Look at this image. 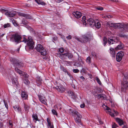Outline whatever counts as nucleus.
<instances>
[{
  "label": "nucleus",
  "mask_w": 128,
  "mask_h": 128,
  "mask_svg": "<svg viewBox=\"0 0 128 128\" xmlns=\"http://www.w3.org/2000/svg\"><path fill=\"white\" fill-rule=\"evenodd\" d=\"M36 82L38 84V86L42 84V80L40 77H38L36 78Z\"/></svg>",
  "instance_id": "a211bd4d"
},
{
  "label": "nucleus",
  "mask_w": 128,
  "mask_h": 128,
  "mask_svg": "<svg viewBox=\"0 0 128 128\" xmlns=\"http://www.w3.org/2000/svg\"><path fill=\"white\" fill-rule=\"evenodd\" d=\"M15 110L18 112H19L20 110V108L18 106H13Z\"/></svg>",
  "instance_id": "c85d7f7f"
},
{
  "label": "nucleus",
  "mask_w": 128,
  "mask_h": 128,
  "mask_svg": "<svg viewBox=\"0 0 128 128\" xmlns=\"http://www.w3.org/2000/svg\"><path fill=\"white\" fill-rule=\"evenodd\" d=\"M9 126L10 128H11L12 126V123L10 121H9Z\"/></svg>",
  "instance_id": "3c124183"
},
{
  "label": "nucleus",
  "mask_w": 128,
  "mask_h": 128,
  "mask_svg": "<svg viewBox=\"0 0 128 128\" xmlns=\"http://www.w3.org/2000/svg\"><path fill=\"white\" fill-rule=\"evenodd\" d=\"M21 97L23 99H26L28 98V95L27 93L24 91H22V92Z\"/></svg>",
  "instance_id": "dca6fc26"
},
{
  "label": "nucleus",
  "mask_w": 128,
  "mask_h": 128,
  "mask_svg": "<svg viewBox=\"0 0 128 128\" xmlns=\"http://www.w3.org/2000/svg\"><path fill=\"white\" fill-rule=\"evenodd\" d=\"M125 25V24H122L120 23L114 24L113 28L115 29H117V28H122L124 29V28Z\"/></svg>",
  "instance_id": "9d476101"
},
{
  "label": "nucleus",
  "mask_w": 128,
  "mask_h": 128,
  "mask_svg": "<svg viewBox=\"0 0 128 128\" xmlns=\"http://www.w3.org/2000/svg\"><path fill=\"white\" fill-rule=\"evenodd\" d=\"M24 108L25 110H28L29 109V107L28 106L26 105L25 104Z\"/></svg>",
  "instance_id": "37998d69"
},
{
  "label": "nucleus",
  "mask_w": 128,
  "mask_h": 128,
  "mask_svg": "<svg viewBox=\"0 0 128 128\" xmlns=\"http://www.w3.org/2000/svg\"><path fill=\"white\" fill-rule=\"evenodd\" d=\"M85 105L84 103H83L80 105V107L82 108H84L85 107Z\"/></svg>",
  "instance_id": "603ef678"
},
{
  "label": "nucleus",
  "mask_w": 128,
  "mask_h": 128,
  "mask_svg": "<svg viewBox=\"0 0 128 128\" xmlns=\"http://www.w3.org/2000/svg\"><path fill=\"white\" fill-rule=\"evenodd\" d=\"M15 70L16 72L18 73L20 76L23 75V74H24V72L21 71L17 68H15Z\"/></svg>",
  "instance_id": "6ab92c4d"
},
{
  "label": "nucleus",
  "mask_w": 128,
  "mask_h": 128,
  "mask_svg": "<svg viewBox=\"0 0 128 128\" xmlns=\"http://www.w3.org/2000/svg\"><path fill=\"white\" fill-rule=\"evenodd\" d=\"M92 54L93 56L94 57H96V53L94 52H92Z\"/></svg>",
  "instance_id": "a18cd8bd"
},
{
  "label": "nucleus",
  "mask_w": 128,
  "mask_h": 128,
  "mask_svg": "<svg viewBox=\"0 0 128 128\" xmlns=\"http://www.w3.org/2000/svg\"><path fill=\"white\" fill-rule=\"evenodd\" d=\"M106 110H107L108 111V112L109 113L111 111V110L110 109V108L108 107H107L106 109Z\"/></svg>",
  "instance_id": "09e8293b"
},
{
  "label": "nucleus",
  "mask_w": 128,
  "mask_h": 128,
  "mask_svg": "<svg viewBox=\"0 0 128 128\" xmlns=\"http://www.w3.org/2000/svg\"><path fill=\"white\" fill-rule=\"evenodd\" d=\"M108 42L109 44H112L116 42L112 38H108Z\"/></svg>",
  "instance_id": "4be33fe9"
},
{
  "label": "nucleus",
  "mask_w": 128,
  "mask_h": 128,
  "mask_svg": "<svg viewBox=\"0 0 128 128\" xmlns=\"http://www.w3.org/2000/svg\"><path fill=\"white\" fill-rule=\"evenodd\" d=\"M63 71L65 72H67V74H68V76H70V74L66 70L64 69V68H63Z\"/></svg>",
  "instance_id": "a19ab883"
},
{
  "label": "nucleus",
  "mask_w": 128,
  "mask_h": 128,
  "mask_svg": "<svg viewBox=\"0 0 128 128\" xmlns=\"http://www.w3.org/2000/svg\"><path fill=\"white\" fill-rule=\"evenodd\" d=\"M72 14L75 18H79L82 16L81 13L78 11L74 12Z\"/></svg>",
  "instance_id": "2eb2a0df"
},
{
  "label": "nucleus",
  "mask_w": 128,
  "mask_h": 128,
  "mask_svg": "<svg viewBox=\"0 0 128 128\" xmlns=\"http://www.w3.org/2000/svg\"><path fill=\"white\" fill-rule=\"evenodd\" d=\"M48 128H49V126L50 127H50H51V126H52V125H53L50 122L49 123H48Z\"/></svg>",
  "instance_id": "6e6d98bb"
},
{
  "label": "nucleus",
  "mask_w": 128,
  "mask_h": 128,
  "mask_svg": "<svg viewBox=\"0 0 128 128\" xmlns=\"http://www.w3.org/2000/svg\"><path fill=\"white\" fill-rule=\"evenodd\" d=\"M21 37L19 35L14 34L12 35L10 37V40L12 42L18 43L20 42Z\"/></svg>",
  "instance_id": "39448f33"
},
{
  "label": "nucleus",
  "mask_w": 128,
  "mask_h": 128,
  "mask_svg": "<svg viewBox=\"0 0 128 128\" xmlns=\"http://www.w3.org/2000/svg\"><path fill=\"white\" fill-rule=\"evenodd\" d=\"M110 115L112 117H114L115 116V115L111 111L109 113Z\"/></svg>",
  "instance_id": "c03bdc74"
},
{
  "label": "nucleus",
  "mask_w": 128,
  "mask_h": 128,
  "mask_svg": "<svg viewBox=\"0 0 128 128\" xmlns=\"http://www.w3.org/2000/svg\"><path fill=\"white\" fill-rule=\"evenodd\" d=\"M10 24L9 23H7L6 24H5L4 25V28L9 27L10 26Z\"/></svg>",
  "instance_id": "72a5a7b5"
},
{
  "label": "nucleus",
  "mask_w": 128,
  "mask_h": 128,
  "mask_svg": "<svg viewBox=\"0 0 128 128\" xmlns=\"http://www.w3.org/2000/svg\"><path fill=\"white\" fill-rule=\"evenodd\" d=\"M21 15L25 17H27V15H26L24 14H21Z\"/></svg>",
  "instance_id": "e2e57ef3"
},
{
  "label": "nucleus",
  "mask_w": 128,
  "mask_h": 128,
  "mask_svg": "<svg viewBox=\"0 0 128 128\" xmlns=\"http://www.w3.org/2000/svg\"><path fill=\"white\" fill-rule=\"evenodd\" d=\"M124 46V45L122 44H119L118 46L115 48V49L116 50H120L122 49Z\"/></svg>",
  "instance_id": "a878e982"
},
{
  "label": "nucleus",
  "mask_w": 128,
  "mask_h": 128,
  "mask_svg": "<svg viewBox=\"0 0 128 128\" xmlns=\"http://www.w3.org/2000/svg\"><path fill=\"white\" fill-rule=\"evenodd\" d=\"M114 112L116 116H117L119 114L118 112L116 111H115V110H114Z\"/></svg>",
  "instance_id": "5fc2aeb1"
},
{
  "label": "nucleus",
  "mask_w": 128,
  "mask_h": 128,
  "mask_svg": "<svg viewBox=\"0 0 128 128\" xmlns=\"http://www.w3.org/2000/svg\"><path fill=\"white\" fill-rule=\"evenodd\" d=\"M38 96L39 100L42 103L44 104H46V99L44 97L40 95H38Z\"/></svg>",
  "instance_id": "4468645a"
},
{
  "label": "nucleus",
  "mask_w": 128,
  "mask_h": 128,
  "mask_svg": "<svg viewBox=\"0 0 128 128\" xmlns=\"http://www.w3.org/2000/svg\"><path fill=\"white\" fill-rule=\"evenodd\" d=\"M116 122L120 126H122V125L125 124V122L123 120L120 118H115Z\"/></svg>",
  "instance_id": "1a4fd4ad"
},
{
  "label": "nucleus",
  "mask_w": 128,
  "mask_h": 128,
  "mask_svg": "<svg viewBox=\"0 0 128 128\" xmlns=\"http://www.w3.org/2000/svg\"><path fill=\"white\" fill-rule=\"evenodd\" d=\"M57 2L58 3H60L63 1V0H57Z\"/></svg>",
  "instance_id": "0e129e2a"
},
{
  "label": "nucleus",
  "mask_w": 128,
  "mask_h": 128,
  "mask_svg": "<svg viewBox=\"0 0 128 128\" xmlns=\"http://www.w3.org/2000/svg\"><path fill=\"white\" fill-rule=\"evenodd\" d=\"M79 70L77 69H74L73 70V72L74 73H78L79 72Z\"/></svg>",
  "instance_id": "79ce46f5"
},
{
  "label": "nucleus",
  "mask_w": 128,
  "mask_h": 128,
  "mask_svg": "<svg viewBox=\"0 0 128 128\" xmlns=\"http://www.w3.org/2000/svg\"><path fill=\"white\" fill-rule=\"evenodd\" d=\"M4 34H3L2 35H0V37H2L3 36H4Z\"/></svg>",
  "instance_id": "774afa93"
},
{
  "label": "nucleus",
  "mask_w": 128,
  "mask_h": 128,
  "mask_svg": "<svg viewBox=\"0 0 128 128\" xmlns=\"http://www.w3.org/2000/svg\"><path fill=\"white\" fill-rule=\"evenodd\" d=\"M80 78L82 79L83 81H84L85 79L84 77L82 76H81L80 77Z\"/></svg>",
  "instance_id": "680f3d73"
},
{
  "label": "nucleus",
  "mask_w": 128,
  "mask_h": 128,
  "mask_svg": "<svg viewBox=\"0 0 128 128\" xmlns=\"http://www.w3.org/2000/svg\"><path fill=\"white\" fill-rule=\"evenodd\" d=\"M118 126L117 124L114 123L112 126V128H116Z\"/></svg>",
  "instance_id": "58836bf2"
},
{
  "label": "nucleus",
  "mask_w": 128,
  "mask_h": 128,
  "mask_svg": "<svg viewBox=\"0 0 128 128\" xmlns=\"http://www.w3.org/2000/svg\"><path fill=\"white\" fill-rule=\"evenodd\" d=\"M86 18L85 16H83L82 18V24L83 25H85V26H86L87 24L86 23Z\"/></svg>",
  "instance_id": "cd10ccee"
},
{
  "label": "nucleus",
  "mask_w": 128,
  "mask_h": 128,
  "mask_svg": "<svg viewBox=\"0 0 128 128\" xmlns=\"http://www.w3.org/2000/svg\"><path fill=\"white\" fill-rule=\"evenodd\" d=\"M124 53L122 52H119L116 56V59L118 62H120L122 60L124 56Z\"/></svg>",
  "instance_id": "6e6552de"
},
{
  "label": "nucleus",
  "mask_w": 128,
  "mask_h": 128,
  "mask_svg": "<svg viewBox=\"0 0 128 128\" xmlns=\"http://www.w3.org/2000/svg\"><path fill=\"white\" fill-rule=\"evenodd\" d=\"M35 1L38 4H41L42 5H45V3L42 2L41 0H35Z\"/></svg>",
  "instance_id": "bb28decb"
},
{
  "label": "nucleus",
  "mask_w": 128,
  "mask_h": 128,
  "mask_svg": "<svg viewBox=\"0 0 128 128\" xmlns=\"http://www.w3.org/2000/svg\"><path fill=\"white\" fill-rule=\"evenodd\" d=\"M114 23H113L111 22H107V25H108L110 27H113L114 25Z\"/></svg>",
  "instance_id": "c756f323"
},
{
  "label": "nucleus",
  "mask_w": 128,
  "mask_h": 128,
  "mask_svg": "<svg viewBox=\"0 0 128 128\" xmlns=\"http://www.w3.org/2000/svg\"><path fill=\"white\" fill-rule=\"evenodd\" d=\"M104 95L102 94H100L98 95V96L99 98H101L103 99L104 98Z\"/></svg>",
  "instance_id": "4c0bfd02"
},
{
  "label": "nucleus",
  "mask_w": 128,
  "mask_h": 128,
  "mask_svg": "<svg viewBox=\"0 0 128 128\" xmlns=\"http://www.w3.org/2000/svg\"><path fill=\"white\" fill-rule=\"evenodd\" d=\"M54 88L56 89L58 91L60 92H64L65 90V89L61 85L57 86L55 87Z\"/></svg>",
  "instance_id": "9b49d317"
},
{
  "label": "nucleus",
  "mask_w": 128,
  "mask_h": 128,
  "mask_svg": "<svg viewBox=\"0 0 128 128\" xmlns=\"http://www.w3.org/2000/svg\"><path fill=\"white\" fill-rule=\"evenodd\" d=\"M65 62H66V63L67 65L68 66L70 65V63H71V62H67L65 61Z\"/></svg>",
  "instance_id": "4d7b16f0"
},
{
  "label": "nucleus",
  "mask_w": 128,
  "mask_h": 128,
  "mask_svg": "<svg viewBox=\"0 0 128 128\" xmlns=\"http://www.w3.org/2000/svg\"><path fill=\"white\" fill-rule=\"evenodd\" d=\"M126 29L127 31H128V24L126 25L125 24V26L124 27V29Z\"/></svg>",
  "instance_id": "49530a36"
},
{
  "label": "nucleus",
  "mask_w": 128,
  "mask_h": 128,
  "mask_svg": "<svg viewBox=\"0 0 128 128\" xmlns=\"http://www.w3.org/2000/svg\"><path fill=\"white\" fill-rule=\"evenodd\" d=\"M122 128H128L127 127V125L126 124H124V126L122 127Z\"/></svg>",
  "instance_id": "bf43d9fd"
},
{
  "label": "nucleus",
  "mask_w": 128,
  "mask_h": 128,
  "mask_svg": "<svg viewBox=\"0 0 128 128\" xmlns=\"http://www.w3.org/2000/svg\"><path fill=\"white\" fill-rule=\"evenodd\" d=\"M106 16L107 17V18H112V16H111L110 15H108V14L106 15Z\"/></svg>",
  "instance_id": "864d4df0"
},
{
  "label": "nucleus",
  "mask_w": 128,
  "mask_h": 128,
  "mask_svg": "<svg viewBox=\"0 0 128 128\" xmlns=\"http://www.w3.org/2000/svg\"><path fill=\"white\" fill-rule=\"evenodd\" d=\"M96 80L98 83L100 85L102 83L101 82H100L99 78L97 77H96Z\"/></svg>",
  "instance_id": "e433bc0d"
},
{
  "label": "nucleus",
  "mask_w": 128,
  "mask_h": 128,
  "mask_svg": "<svg viewBox=\"0 0 128 128\" xmlns=\"http://www.w3.org/2000/svg\"><path fill=\"white\" fill-rule=\"evenodd\" d=\"M121 91L123 92H125L128 89V74L124 76L123 80L121 82Z\"/></svg>",
  "instance_id": "f257e3e1"
},
{
  "label": "nucleus",
  "mask_w": 128,
  "mask_h": 128,
  "mask_svg": "<svg viewBox=\"0 0 128 128\" xmlns=\"http://www.w3.org/2000/svg\"><path fill=\"white\" fill-rule=\"evenodd\" d=\"M5 14L7 16L9 17H13L15 16L14 14L11 12H6Z\"/></svg>",
  "instance_id": "5701e85b"
},
{
  "label": "nucleus",
  "mask_w": 128,
  "mask_h": 128,
  "mask_svg": "<svg viewBox=\"0 0 128 128\" xmlns=\"http://www.w3.org/2000/svg\"><path fill=\"white\" fill-rule=\"evenodd\" d=\"M66 38L68 40L71 39H72V36L71 35H69L68 36H66Z\"/></svg>",
  "instance_id": "de8ad7c7"
},
{
  "label": "nucleus",
  "mask_w": 128,
  "mask_h": 128,
  "mask_svg": "<svg viewBox=\"0 0 128 128\" xmlns=\"http://www.w3.org/2000/svg\"><path fill=\"white\" fill-rule=\"evenodd\" d=\"M12 64H14L16 66L20 68L23 66V64L21 62H19L15 58H11L10 59Z\"/></svg>",
  "instance_id": "423d86ee"
},
{
  "label": "nucleus",
  "mask_w": 128,
  "mask_h": 128,
  "mask_svg": "<svg viewBox=\"0 0 128 128\" xmlns=\"http://www.w3.org/2000/svg\"><path fill=\"white\" fill-rule=\"evenodd\" d=\"M12 82V84L15 86H18V82L17 79L14 77H12L11 78Z\"/></svg>",
  "instance_id": "ddd939ff"
},
{
  "label": "nucleus",
  "mask_w": 128,
  "mask_h": 128,
  "mask_svg": "<svg viewBox=\"0 0 128 128\" xmlns=\"http://www.w3.org/2000/svg\"><path fill=\"white\" fill-rule=\"evenodd\" d=\"M60 58L62 60L65 59L66 58L65 57L64 54H62Z\"/></svg>",
  "instance_id": "f704fd0d"
},
{
  "label": "nucleus",
  "mask_w": 128,
  "mask_h": 128,
  "mask_svg": "<svg viewBox=\"0 0 128 128\" xmlns=\"http://www.w3.org/2000/svg\"><path fill=\"white\" fill-rule=\"evenodd\" d=\"M68 112L70 114L72 115H76L77 117L75 118V120L76 123L79 125H81L80 118H82V116L76 110H72L71 109L69 110Z\"/></svg>",
  "instance_id": "f03ea898"
},
{
  "label": "nucleus",
  "mask_w": 128,
  "mask_h": 128,
  "mask_svg": "<svg viewBox=\"0 0 128 128\" xmlns=\"http://www.w3.org/2000/svg\"><path fill=\"white\" fill-rule=\"evenodd\" d=\"M91 58L90 57H88L86 58V62L88 64L91 62Z\"/></svg>",
  "instance_id": "c9c22d12"
},
{
  "label": "nucleus",
  "mask_w": 128,
  "mask_h": 128,
  "mask_svg": "<svg viewBox=\"0 0 128 128\" xmlns=\"http://www.w3.org/2000/svg\"><path fill=\"white\" fill-rule=\"evenodd\" d=\"M24 83L26 85H28L30 84L29 81L26 79H25L24 80Z\"/></svg>",
  "instance_id": "2f4dec72"
},
{
  "label": "nucleus",
  "mask_w": 128,
  "mask_h": 128,
  "mask_svg": "<svg viewBox=\"0 0 128 128\" xmlns=\"http://www.w3.org/2000/svg\"><path fill=\"white\" fill-rule=\"evenodd\" d=\"M99 122L100 124H103V122L102 121L100 120Z\"/></svg>",
  "instance_id": "338daca9"
},
{
  "label": "nucleus",
  "mask_w": 128,
  "mask_h": 128,
  "mask_svg": "<svg viewBox=\"0 0 128 128\" xmlns=\"http://www.w3.org/2000/svg\"><path fill=\"white\" fill-rule=\"evenodd\" d=\"M96 9L98 10H103V8L102 7H98L96 8Z\"/></svg>",
  "instance_id": "8fccbe9b"
},
{
  "label": "nucleus",
  "mask_w": 128,
  "mask_h": 128,
  "mask_svg": "<svg viewBox=\"0 0 128 128\" xmlns=\"http://www.w3.org/2000/svg\"><path fill=\"white\" fill-rule=\"evenodd\" d=\"M36 50L41 53V55L43 56H46L47 54V52L43 46L40 44L37 45L36 48Z\"/></svg>",
  "instance_id": "20e7f679"
},
{
  "label": "nucleus",
  "mask_w": 128,
  "mask_h": 128,
  "mask_svg": "<svg viewBox=\"0 0 128 128\" xmlns=\"http://www.w3.org/2000/svg\"><path fill=\"white\" fill-rule=\"evenodd\" d=\"M91 38V36L90 37L89 36H88L85 35H84L82 36L81 38H76V39L79 42H81L85 43L90 40Z\"/></svg>",
  "instance_id": "0eeeda50"
},
{
  "label": "nucleus",
  "mask_w": 128,
  "mask_h": 128,
  "mask_svg": "<svg viewBox=\"0 0 128 128\" xmlns=\"http://www.w3.org/2000/svg\"><path fill=\"white\" fill-rule=\"evenodd\" d=\"M22 42L25 43L27 42V44L28 46L29 49H32L34 47V43L33 40L30 36H29L27 39L26 38H24Z\"/></svg>",
  "instance_id": "7ed1b4c3"
},
{
  "label": "nucleus",
  "mask_w": 128,
  "mask_h": 128,
  "mask_svg": "<svg viewBox=\"0 0 128 128\" xmlns=\"http://www.w3.org/2000/svg\"><path fill=\"white\" fill-rule=\"evenodd\" d=\"M103 41L104 42L103 44L104 46H105L107 42V39L106 37H104V38Z\"/></svg>",
  "instance_id": "7c9ffc66"
},
{
  "label": "nucleus",
  "mask_w": 128,
  "mask_h": 128,
  "mask_svg": "<svg viewBox=\"0 0 128 128\" xmlns=\"http://www.w3.org/2000/svg\"><path fill=\"white\" fill-rule=\"evenodd\" d=\"M4 102V104L5 105L6 108H8V105L7 104H6V103H5Z\"/></svg>",
  "instance_id": "69168bd1"
},
{
  "label": "nucleus",
  "mask_w": 128,
  "mask_h": 128,
  "mask_svg": "<svg viewBox=\"0 0 128 128\" xmlns=\"http://www.w3.org/2000/svg\"><path fill=\"white\" fill-rule=\"evenodd\" d=\"M95 21L92 18H90L87 20V22L88 24L91 27L94 26Z\"/></svg>",
  "instance_id": "f8f14e48"
},
{
  "label": "nucleus",
  "mask_w": 128,
  "mask_h": 128,
  "mask_svg": "<svg viewBox=\"0 0 128 128\" xmlns=\"http://www.w3.org/2000/svg\"><path fill=\"white\" fill-rule=\"evenodd\" d=\"M32 118H33V120L34 121H35V122H36V121H39L38 116L36 114H33L32 116Z\"/></svg>",
  "instance_id": "b1692460"
},
{
  "label": "nucleus",
  "mask_w": 128,
  "mask_h": 128,
  "mask_svg": "<svg viewBox=\"0 0 128 128\" xmlns=\"http://www.w3.org/2000/svg\"><path fill=\"white\" fill-rule=\"evenodd\" d=\"M64 55H65L66 58V57H68L69 59H71L73 57L72 55L69 52L64 54Z\"/></svg>",
  "instance_id": "393cba45"
},
{
  "label": "nucleus",
  "mask_w": 128,
  "mask_h": 128,
  "mask_svg": "<svg viewBox=\"0 0 128 128\" xmlns=\"http://www.w3.org/2000/svg\"><path fill=\"white\" fill-rule=\"evenodd\" d=\"M64 49L63 48H60L59 49V51L61 52L62 53L64 51Z\"/></svg>",
  "instance_id": "ea45409f"
},
{
  "label": "nucleus",
  "mask_w": 128,
  "mask_h": 128,
  "mask_svg": "<svg viewBox=\"0 0 128 128\" xmlns=\"http://www.w3.org/2000/svg\"><path fill=\"white\" fill-rule=\"evenodd\" d=\"M94 26L96 28H99L100 27V24L97 20H96L95 22Z\"/></svg>",
  "instance_id": "412c9836"
},
{
  "label": "nucleus",
  "mask_w": 128,
  "mask_h": 128,
  "mask_svg": "<svg viewBox=\"0 0 128 128\" xmlns=\"http://www.w3.org/2000/svg\"><path fill=\"white\" fill-rule=\"evenodd\" d=\"M110 53L111 54V56L113 57H114L115 56V54L114 49L111 48L110 49Z\"/></svg>",
  "instance_id": "f3484780"
},
{
  "label": "nucleus",
  "mask_w": 128,
  "mask_h": 128,
  "mask_svg": "<svg viewBox=\"0 0 128 128\" xmlns=\"http://www.w3.org/2000/svg\"><path fill=\"white\" fill-rule=\"evenodd\" d=\"M47 122L48 123L50 122V120L49 118H47Z\"/></svg>",
  "instance_id": "052dcab7"
},
{
  "label": "nucleus",
  "mask_w": 128,
  "mask_h": 128,
  "mask_svg": "<svg viewBox=\"0 0 128 128\" xmlns=\"http://www.w3.org/2000/svg\"><path fill=\"white\" fill-rule=\"evenodd\" d=\"M52 114L54 115H55L56 116H58V113L56 110L54 109H53L52 110Z\"/></svg>",
  "instance_id": "473e14b6"
},
{
  "label": "nucleus",
  "mask_w": 128,
  "mask_h": 128,
  "mask_svg": "<svg viewBox=\"0 0 128 128\" xmlns=\"http://www.w3.org/2000/svg\"><path fill=\"white\" fill-rule=\"evenodd\" d=\"M61 54H60L59 53H57L56 54V56L60 58V56H61Z\"/></svg>",
  "instance_id": "13d9d810"
},
{
  "label": "nucleus",
  "mask_w": 128,
  "mask_h": 128,
  "mask_svg": "<svg viewBox=\"0 0 128 128\" xmlns=\"http://www.w3.org/2000/svg\"><path fill=\"white\" fill-rule=\"evenodd\" d=\"M68 94L72 98H74L76 97V96L74 94V93L72 92H68Z\"/></svg>",
  "instance_id": "aec40b11"
}]
</instances>
